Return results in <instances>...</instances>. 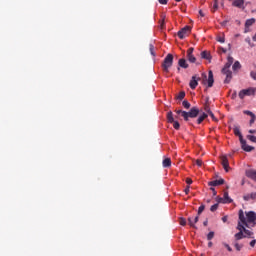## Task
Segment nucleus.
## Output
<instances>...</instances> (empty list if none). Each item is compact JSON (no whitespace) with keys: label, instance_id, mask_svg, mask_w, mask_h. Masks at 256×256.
<instances>
[{"label":"nucleus","instance_id":"6e6552de","mask_svg":"<svg viewBox=\"0 0 256 256\" xmlns=\"http://www.w3.org/2000/svg\"><path fill=\"white\" fill-rule=\"evenodd\" d=\"M191 32V27L184 26V28L180 29V31L177 32V37L180 38V40H183L184 37H187L189 33Z\"/></svg>","mask_w":256,"mask_h":256},{"label":"nucleus","instance_id":"c756f323","mask_svg":"<svg viewBox=\"0 0 256 256\" xmlns=\"http://www.w3.org/2000/svg\"><path fill=\"white\" fill-rule=\"evenodd\" d=\"M247 140H249L252 143H256V136L247 135Z\"/></svg>","mask_w":256,"mask_h":256},{"label":"nucleus","instance_id":"c03bdc74","mask_svg":"<svg viewBox=\"0 0 256 256\" xmlns=\"http://www.w3.org/2000/svg\"><path fill=\"white\" fill-rule=\"evenodd\" d=\"M221 221H223V223L228 222V216H223V218H221Z\"/></svg>","mask_w":256,"mask_h":256},{"label":"nucleus","instance_id":"49530a36","mask_svg":"<svg viewBox=\"0 0 256 256\" xmlns=\"http://www.w3.org/2000/svg\"><path fill=\"white\" fill-rule=\"evenodd\" d=\"M211 192L213 193V196H216V194H217L216 189H214L213 187H211Z\"/></svg>","mask_w":256,"mask_h":256},{"label":"nucleus","instance_id":"b1692460","mask_svg":"<svg viewBox=\"0 0 256 256\" xmlns=\"http://www.w3.org/2000/svg\"><path fill=\"white\" fill-rule=\"evenodd\" d=\"M242 5H245V0H235L233 1V6L237 8H242Z\"/></svg>","mask_w":256,"mask_h":256},{"label":"nucleus","instance_id":"4468645a","mask_svg":"<svg viewBox=\"0 0 256 256\" xmlns=\"http://www.w3.org/2000/svg\"><path fill=\"white\" fill-rule=\"evenodd\" d=\"M186 221H188L190 228L196 229L195 224L199 222V216H195L194 218L189 217Z\"/></svg>","mask_w":256,"mask_h":256},{"label":"nucleus","instance_id":"5701e85b","mask_svg":"<svg viewBox=\"0 0 256 256\" xmlns=\"http://www.w3.org/2000/svg\"><path fill=\"white\" fill-rule=\"evenodd\" d=\"M242 199H244L245 201L255 200L256 199V192L251 193V194H247L244 197H242Z\"/></svg>","mask_w":256,"mask_h":256},{"label":"nucleus","instance_id":"393cba45","mask_svg":"<svg viewBox=\"0 0 256 256\" xmlns=\"http://www.w3.org/2000/svg\"><path fill=\"white\" fill-rule=\"evenodd\" d=\"M171 164H172V162H171L170 158H165L163 160V168H170Z\"/></svg>","mask_w":256,"mask_h":256},{"label":"nucleus","instance_id":"de8ad7c7","mask_svg":"<svg viewBox=\"0 0 256 256\" xmlns=\"http://www.w3.org/2000/svg\"><path fill=\"white\" fill-rule=\"evenodd\" d=\"M255 244H256V240L250 241V247H254Z\"/></svg>","mask_w":256,"mask_h":256},{"label":"nucleus","instance_id":"ddd939ff","mask_svg":"<svg viewBox=\"0 0 256 256\" xmlns=\"http://www.w3.org/2000/svg\"><path fill=\"white\" fill-rule=\"evenodd\" d=\"M221 165L223 166V170H225V172H228L230 170V165L228 164V157H225V155L221 156Z\"/></svg>","mask_w":256,"mask_h":256},{"label":"nucleus","instance_id":"412c9836","mask_svg":"<svg viewBox=\"0 0 256 256\" xmlns=\"http://www.w3.org/2000/svg\"><path fill=\"white\" fill-rule=\"evenodd\" d=\"M216 201L218 202V204H230V203H232V199H225V198H220V197H216Z\"/></svg>","mask_w":256,"mask_h":256},{"label":"nucleus","instance_id":"7ed1b4c3","mask_svg":"<svg viewBox=\"0 0 256 256\" xmlns=\"http://www.w3.org/2000/svg\"><path fill=\"white\" fill-rule=\"evenodd\" d=\"M177 115H180L184 121H189V119H194L199 116V108L192 107L189 109V112L183 110H175Z\"/></svg>","mask_w":256,"mask_h":256},{"label":"nucleus","instance_id":"6e6d98bb","mask_svg":"<svg viewBox=\"0 0 256 256\" xmlns=\"http://www.w3.org/2000/svg\"><path fill=\"white\" fill-rule=\"evenodd\" d=\"M164 22H160V28H163Z\"/></svg>","mask_w":256,"mask_h":256},{"label":"nucleus","instance_id":"7c9ffc66","mask_svg":"<svg viewBox=\"0 0 256 256\" xmlns=\"http://www.w3.org/2000/svg\"><path fill=\"white\" fill-rule=\"evenodd\" d=\"M187 224L189 225V222L187 220H185L184 218H180V226H187Z\"/></svg>","mask_w":256,"mask_h":256},{"label":"nucleus","instance_id":"58836bf2","mask_svg":"<svg viewBox=\"0 0 256 256\" xmlns=\"http://www.w3.org/2000/svg\"><path fill=\"white\" fill-rule=\"evenodd\" d=\"M223 247L228 250V252H232V248H230V245L223 243Z\"/></svg>","mask_w":256,"mask_h":256},{"label":"nucleus","instance_id":"e433bc0d","mask_svg":"<svg viewBox=\"0 0 256 256\" xmlns=\"http://www.w3.org/2000/svg\"><path fill=\"white\" fill-rule=\"evenodd\" d=\"M221 199L231 200L230 197L228 196V192H224L223 197H221Z\"/></svg>","mask_w":256,"mask_h":256},{"label":"nucleus","instance_id":"f257e3e1","mask_svg":"<svg viewBox=\"0 0 256 256\" xmlns=\"http://www.w3.org/2000/svg\"><path fill=\"white\" fill-rule=\"evenodd\" d=\"M230 67H233V71H238L242 68L240 62L235 61L232 57H228V62H225L221 73L225 75V80H223L224 84H230V80H232V72L230 71Z\"/></svg>","mask_w":256,"mask_h":256},{"label":"nucleus","instance_id":"a211bd4d","mask_svg":"<svg viewBox=\"0 0 256 256\" xmlns=\"http://www.w3.org/2000/svg\"><path fill=\"white\" fill-rule=\"evenodd\" d=\"M242 114H245L251 117L250 126H252L254 124V121H256V116L254 115V113H252V111L245 110V111H242Z\"/></svg>","mask_w":256,"mask_h":256},{"label":"nucleus","instance_id":"8fccbe9b","mask_svg":"<svg viewBox=\"0 0 256 256\" xmlns=\"http://www.w3.org/2000/svg\"><path fill=\"white\" fill-rule=\"evenodd\" d=\"M204 111H206V113H208V112H211V109H208V106H206V107L204 108Z\"/></svg>","mask_w":256,"mask_h":256},{"label":"nucleus","instance_id":"f3484780","mask_svg":"<svg viewBox=\"0 0 256 256\" xmlns=\"http://www.w3.org/2000/svg\"><path fill=\"white\" fill-rule=\"evenodd\" d=\"M224 183H225V180L223 179L213 180L211 182H208V187H217V186L223 185Z\"/></svg>","mask_w":256,"mask_h":256},{"label":"nucleus","instance_id":"423d86ee","mask_svg":"<svg viewBox=\"0 0 256 256\" xmlns=\"http://www.w3.org/2000/svg\"><path fill=\"white\" fill-rule=\"evenodd\" d=\"M172 54H168L165 56V59L163 60L162 68L163 72L168 73L170 70V67H172Z\"/></svg>","mask_w":256,"mask_h":256},{"label":"nucleus","instance_id":"72a5a7b5","mask_svg":"<svg viewBox=\"0 0 256 256\" xmlns=\"http://www.w3.org/2000/svg\"><path fill=\"white\" fill-rule=\"evenodd\" d=\"M216 210H218V204H213V206H211L210 211L211 212H216Z\"/></svg>","mask_w":256,"mask_h":256},{"label":"nucleus","instance_id":"3c124183","mask_svg":"<svg viewBox=\"0 0 256 256\" xmlns=\"http://www.w3.org/2000/svg\"><path fill=\"white\" fill-rule=\"evenodd\" d=\"M248 133H250V134H256V130H250V131H248Z\"/></svg>","mask_w":256,"mask_h":256},{"label":"nucleus","instance_id":"4c0bfd02","mask_svg":"<svg viewBox=\"0 0 256 256\" xmlns=\"http://www.w3.org/2000/svg\"><path fill=\"white\" fill-rule=\"evenodd\" d=\"M184 99V92H180V94H177V100Z\"/></svg>","mask_w":256,"mask_h":256},{"label":"nucleus","instance_id":"f03ea898","mask_svg":"<svg viewBox=\"0 0 256 256\" xmlns=\"http://www.w3.org/2000/svg\"><path fill=\"white\" fill-rule=\"evenodd\" d=\"M239 220L240 222L237 223V225H242L247 228L254 227V225H256V213L252 211L245 213V212H242V210H240Z\"/></svg>","mask_w":256,"mask_h":256},{"label":"nucleus","instance_id":"20e7f679","mask_svg":"<svg viewBox=\"0 0 256 256\" xmlns=\"http://www.w3.org/2000/svg\"><path fill=\"white\" fill-rule=\"evenodd\" d=\"M233 133L235 134V136H237V138H240V145L242 147V150H244L245 152H252V150H254V147L248 146L247 141L242 138V133H240V127L235 126L233 128Z\"/></svg>","mask_w":256,"mask_h":256},{"label":"nucleus","instance_id":"dca6fc26","mask_svg":"<svg viewBox=\"0 0 256 256\" xmlns=\"http://www.w3.org/2000/svg\"><path fill=\"white\" fill-rule=\"evenodd\" d=\"M245 176L247 178L252 179V181L256 182V170L249 169L245 171Z\"/></svg>","mask_w":256,"mask_h":256},{"label":"nucleus","instance_id":"f704fd0d","mask_svg":"<svg viewBox=\"0 0 256 256\" xmlns=\"http://www.w3.org/2000/svg\"><path fill=\"white\" fill-rule=\"evenodd\" d=\"M217 41L218 43H225V38L223 36H218Z\"/></svg>","mask_w":256,"mask_h":256},{"label":"nucleus","instance_id":"0eeeda50","mask_svg":"<svg viewBox=\"0 0 256 256\" xmlns=\"http://www.w3.org/2000/svg\"><path fill=\"white\" fill-rule=\"evenodd\" d=\"M207 117H211V119L215 122H218V119H216V116H213V112L208 111V113H203L201 116H199L198 119H196V124H201L203 120H206Z\"/></svg>","mask_w":256,"mask_h":256},{"label":"nucleus","instance_id":"c85d7f7f","mask_svg":"<svg viewBox=\"0 0 256 256\" xmlns=\"http://www.w3.org/2000/svg\"><path fill=\"white\" fill-rule=\"evenodd\" d=\"M148 52H151V56L155 57L154 47L153 45H148Z\"/></svg>","mask_w":256,"mask_h":256},{"label":"nucleus","instance_id":"c9c22d12","mask_svg":"<svg viewBox=\"0 0 256 256\" xmlns=\"http://www.w3.org/2000/svg\"><path fill=\"white\" fill-rule=\"evenodd\" d=\"M245 43H247V45H250V47H254V45L252 44V40H250L249 38H245Z\"/></svg>","mask_w":256,"mask_h":256},{"label":"nucleus","instance_id":"6ab92c4d","mask_svg":"<svg viewBox=\"0 0 256 256\" xmlns=\"http://www.w3.org/2000/svg\"><path fill=\"white\" fill-rule=\"evenodd\" d=\"M254 22H255V20H254V18H252V19H247L246 21H245V33H249V27H252V25H254Z\"/></svg>","mask_w":256,"mask_h":256},{"label":"nucleus","instance_id":"473e14b6","mask_svg":"<svg viewBox=\"0 0 256 256\" xmlns=\"http://www.w3.org/2000/svg\"><path fill=\"white\" fill-rule=\"evenodd\" d=\"M213 239V232H208L206 235V240L211 241Z\"/></svg>","mask_w":256,"mask_h":256},{"label":"nucleus","instance_id":"1a4fd4ad","mask_svg":"<svg viewBox=\"0 0 256 256\" xmlns=\"http://www.w3.org/2000/svg\"><path fill=\"white\" fill-rule=\"evenodd\" d=\"M201 77H204V79L206 80V84L208 88L213 87V72L212 71H208V76H206V74H201Z\"/></svg>","mask_w":256,"mask_h":256},{"label":"nucleus","instance_id":"603ef678","mask_svg":"<svg viewBox=\"0 0 256 256\" xmlns=\"http://www.w3.org/2000/svg\"><path fill=\"white\" fill-rule=\"evenodd\" d=\"M199 16H201V17L205 16V15L203 14V11L199 10Z\"/></svg>","mask_w":256,"mask_h":256},{"label":"nucleus","instance_id":"bf43d9fd","mask_svg":"<svg viewBox=\"0 0 256 256\" xmlns=\"http://www.w3.org/2000/svg\"><path fill=\"white\" fill-rule=\"evenodd\" d=\"M231 97H235V94L231 95Z\"/></svg>","mask_w":256,"mask_h":256},{"label":"nucleus","instance_id":"ea45409f","mask_svg":"<svg viewBox=\"0 0 256 256\" xmlns=\"http://www.w3.org/2000/svg\"><path fill=\"white\" fill-rule=\"evenodd\" d=\"M241 249H242V245L235 243V250L240 251Z\"/></svg>","mask_w":256,"mask_h":256},{"label":"nucleus","instance_id":"39448f33","mask_svg":"<svg viewBox=\"0 0 256 256\" xmlns=\"http://www.w3.org/2000/svg\"><path fill=\"white\" fill-rule=\"evenodd\" d=\"M254 94H256V88L250 87L240 90V93H237V97H240V99H245L246 96H254Z\"/></svg>","mask_w":256,"mask_h":256},{"label":"nucleus","instance_id":"2eb2a0df","mask_svg":"<svg viewBox=\"0 0 256 256\" xmlns=\"http://www.w3.org/2000/svg\"><path fill=\"white\" fill-rule=\"evenodd\" d=\"M194 52V48H189L187 50V61H189V63H194L196 62V58L194 57L193 53Z\"/></svg>","mask_w":256,"mask_h":256},{"label":"nucleus","instance_id":"13d9d810","mask_svg":"<svg viewBox=\"0 0 256 256\" xmlns=\"http://www.w3.org/2000/svg\"><path fill=\"white\" fill-rule=\"evenodd\" d=\"M182 0H175V2H181Z\"/></svg>","mask_w":256,"mask_h":256},{"label":"nucleus","instance_id":"09e8293b","mask_svg":"<svg viewBox=\"0 0 256 256\" xmlns=\"http://www.w3.org/2000/svg\"><path fill=\"white\" fill-rule=\"evenodd\" d=\"M186 183H187V185H191V179H190V178H187V179H186Z\"/></svg>","mask_w":256,"mask_h":256},{"label":"nucleus","instance_id":"bb28decb","mask_svg":"<svg viewBox=\"0 0 256 256\" xmlns=\"http://www.w3.org/2000/svg\"><path fill=\"white\" fill-rule=\"evenodd\" d=\"M190 106H191V105L189 104V102H188L187 100L182 101V107H183L184 109H189Z\"/></svg>","mask_w":256,"mask_h":256},{"label":"nucleus","instance_id":"4be33fe9","mask_svg":"<svg viewBox=\"0 0 256 256\" xmlns=\"http://www.w3.org/2000/svg\"><path fill=\"white\" fill-rule=\"evenodd\" d=\"M251 236H247L246 234H242V232H237V234H235V240L240 241L242 239L245 238H249Z\"/></svg>","mask_w":256,"mask_h":256},{"label":"nucleus","instance_id":"aec40b11","mask_svg":"<svg viewBox=\"0 0 256 256\" xmlns=\"http://www.w3.org/2000/svg\"><path fill=\"white\" fill-rule=\"evenodd\" d=\"M177 65L180 66V68H182V69L189 68V65L187 64V60H184V59L178 60Z\"/></svg>","mask_w":256,"mask_h":256},{"label":"nucleus","instance_id":"f8f14e48","mask_svg":"<svg viewBox=\"0 0 256 256\" xmlns=\"http://www.w3.org/2000/svg\"><path fill=\"white\" fill-rule=\"evenodd\" d=\"M168 123L172 124V128H175V130H179V122L172 117V112H168Z\"/></svg>","mask_w":256,"mask_h":256},{"label":"nucleus","instance_id":"9b49d317","mask_svg":"<svg viewBox=\"0 0 256 256\" xmlns=\"http://www.w3.org/2000/svg\"><path fill=\"white\" fill-rule=\"evenodd\" d=\"M201 80V78L196 77V76H192V80H189V89H196V86L199 85V81Z\"/></svg>","mask_w":256,"mask_h":256},{"label":"nucleus","instance_id":"37998d69","mask_svg":"<svg viewBox=\"0 0 256 256\" xmlns=\"http://www.w3.org/2000/svg\"><path fill=\"white\" fill-rule=\"evenodd\" d=\"M195 164H196V166L201 167L202 162H201V160L198 159L195 161Z\"/></svg>","mask_w":256,"mask_h":256},{"label":"nucleus","instance_id":"a19ab883","mask_svg":"<svg viewBox=\"0 0 256 256\" xmlns=\"http://www.w3.org/2000/svg\"><path fill=\"white\" fill-rule=\"evenodd\" d=\"M250 77L252 78V80H256V72H250Z\"/></svg>","mask_w":256,"mask_h":256},{"label":"nucleus","instance_id":"a18cd8bd","mask_svg":"<svg viewBox=\"0 0 256 256\" xmlns=\"http://www.w3.org/2000/svg\"><path fill=\"white\" fill-rule=\"evenodd\" d=\"M184 194H189V186H187L186 188H184Z\"/></svg>","mask_w":256,"mask_h":256},{"label":"nucleus","instance_id":"9d476101","mask_svg":"<svg viewBox=\"0 0 256 256\" xmlns=\"http://www.w3.org/2000/svg\"><path fill=\"white\" fill-rule=\"evenodd\" d=\"M245 225H237V231L242 232V235H246L247 237H252V231L247 230Z\"/></svg>","mask_w":256,"mask_h":256},{"label":"nucleus","instance_id":"cd10ccee","mask_svg":"<svg viewBox=\"0 0 256 256\" xmlns=\"http://www.w3.org/2000/svg\"><path fill=\"white\" fill-rule=\"evenodd\" d=\"M218 10V1H213V6H212V12H216Z\"/></svg>","mask_w":256,"mask_h":256},{"label":"nucleus","instance_id":"5fc2aeb1","mask_svg":"<svg viewBox=\"0 0 256 256\" xmlns=\"http://www.w3.org/2000/svg\"><path fill=\"white\" fill-rule=\"evenodd\" d=\"M208 248H211V246H213V243H211V242H208Z\"/></svg>","mask_w":256,"mask_h":256},{"label":"nucleus","instance_id":"a878e982","mask_svg":"<svg viewBox=\"0 0 256 256\" xmlns=\"http://www.w3.org/2000/svg\"><path fill=\"white\" fill-rule=\"evenodd\" d=\"M201 59L211 60V54H208L207 51H203L201 52Z\"/></svg>","mask_w":256,"mask_h":256},{"label":"nucleus","instance_id":"052dcab7","mask_svg":"<svg viewBox=\"0 0 256 256\" xmlns=\"http://www.w3.org/2000/svg\"><path fill=\"white\" fill-rule=\"evenodd\" d=\"M222 51H223V53H225V49H223Z\"/></svg>","mask_w":256,"mask_h":256},{"label":"nucleus","instance_id":"864d4df0","mask_svg":"<svg viewBox=\"0 0 256 256\" xmlns=\"http://www.w3.org/2000/svg\"><path fill=\"white\" fill-rule=\"evenodd\" d=\"M252 41L256 42V34H254V36H252Z\"/></svg>","mask_w":256,"mask_h":256},{"label":"nucleus","instance_id":"79ce46f5","mask_svg":"<svg viewBox=\"0 0 256 256\" xmlns=\"http://www.w3.org/2000/svg\"><path fill=\"white\" fill-rule=\"evenodd\" d=\"M160 5H167V0H158Z\"/></svg>","mask_w":256,"mask_h":256},{"label":"nucleus","instance_id":"680f3d73","mask_svg":"<svg viewBox=\"0 0 256 256\" xmlns=\"http://www.w3.org/2000/svg\"><path fill=\"white\" fill-rule=\"evenodd\" d=\"M254 81H256V80H254Z\"/></svg>","mask_w":256,"mask_h":256},{"label":"nucleus","instance_id":"4d7b16f0","mask_svg":"<svg viewBox=\"0 0 256 256\" xmlns=\"http://www.w3.org/2000/svg\"><path fill=\"white\" fill-rule=\"evenodd\" d=\"M208 225V221H204V226H207Z\"/></svg>","mask_w":256,"mask_h":256},{"label":"nucleus","instance_id":"2f4dec72","mask_svg":"<svg viewBox=\"0 0 256 256\" xmlns=\"http://www.w3.org/2000/svg\"><path fill=\"white\" fill-rule=\"evenodd\" d=\"M204 209H205V206H203V205L199 206L198 211H196V215H201V213L203 212Z\"/></svg>","mask_w":256,"mask_h":256}]
</instances>
